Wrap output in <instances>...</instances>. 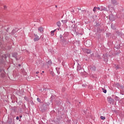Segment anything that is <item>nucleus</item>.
Returning <instances> with one entry per match:
<instances>
[{"instance_id":"nucleus-2","label":"nucleus","mask_w":124,"mask_h":124,"mask_svg":"<svg viewBox=\"0 0 124 124\" xmlns=\"http://www.w3.org/2000/svg\"><path fill=\"white\" fill-rule=\"evenodd\" d=\"M91 44V43L90 41H86V43H85V45L86 47H89L90 46V45Z\"/></svg>"},{"instance_id":"nucleus-20","label":"nucleus","mask_w":124,"mask_h":124,"mask_svg":"<svg viewBox=\"0 0 124 124\" xmlns=\"http://www.w3.org/2000/svg\"><path fill=\"white\" fill-rule=\"evenodd\" d=\"M19 66H20V64H19Z\"/></svg>"},{"instance_id":"nucleus-17","label":"nucleus","mask_w":124,"mask_h":124,"mask_svg":"<svg viewBox=\"0 0 124 124\" xmlns=\"http://www.w3.org/2000/svg\"><path fill=\"white\" fill-rule=\"evenodd\" d=\"M60 37H61V38H62V35H60Z\"/></svg>"},{"instance_id":"nucleus-10","label":"nucleus","mask_w":124,"mask_h":124,"mask_svg":"<svg viewBox=\"0 0 124 124\" xmlns=\"http://www.w3.org/2000/svg\"><path fill=\"white\" fill-rule=\"evenodd\" d=\"M37 101H38V102H40L41 101V100L39 98H37Z\"/></svg>"},{"instance_id":"nucleus-4","label":"nucleus","mask_w":124,"mask_h":124,"mask_svg":"<svg viewBox=\"0 0 124 124\" xmlns=\"http://www.w3.org/2000/svg\"><path fill=\"white\" fill-rule=\"evenodd\" d=\"M112 3L116 5L118 4V3L116 2V0H111Z\"/></svg>"},{"instance_id":"nucleus-8","label":"nucleus","mask_w":124,"mask_h":124,"mask_svg":"<svg viewBox=\"0 0 124 124\" xmlns=\"http://www.w3.org/2000/svg\"><path fill=\"white\" fill-rule=\"evenodd\" d=\"M86 52L87 53H88V54H90L91 52L90 49H86Z\"/></svg>"},{"instance_id":"nucleus-11","label":"nucleus","mask_w":124,"mask_h":124,"mask_svg":"<svg viewBox=\"0 0 124 124\" xmlns=\"http://www.w3.org/2000/svg\"><path fill=\"white\" fill-rule=\"evenodd\" d=\"M56 31V30H54V31H51V33H54Z\"/></svg>"},{"instance_id":"nucleus-5","label":"nucleus","mask_w":124,"mask_h":124,"mask_svg":"<svg viewBox=\"0 0 124 124\" xmlns=\"http://www.w3.org/2000/svg\"><path fill=\"white\" fill-rule=\"evenodd\" d=\"M57 26L58 27H61V26H62V24L60 21L57 22Z\"/></svg>"},{"instance_id":"nucleus-1","label":"nucleus","mask_w":124,"mask_h":124,"mask_svg":"<svg viewBox=\"0 0 124 124\" xmlns=\"http://www.w3.org/2000/svg\"><path fill=\"white\" fill-rule=\"evenodd\" d=\"M34 36H35V38H34V39H33V41H34V42L38 41L39 40H40V37L39 36H37V34H35Z\"/></svg>"},{"instance_id":"nucleus-7","label":"nucleus","mask_w":124,"mask_h":124,"mask_svg":"<svg viewBox=\"0 0 124 124\" xmlns=\"http://www.w3.org/2000/svg\"><path fill=\"white\" fill-rule=\"evenodd\" d=\"M52 61H48V65H52Z\"/></svg>"},{"instance_id":"nucleus-9","label":"nucleus","mask_w":124,"mask_h":124,"mask_svg":"<svg viewBox=\"0 0 124 124\" xmlns=\"http://www.w3.org/2000/svg\"><path fill=\"white\" fill-rule=\"evenodd\" d=\"M101 119L102 120H105L106 118L105 116H101L100 117Z\"/></svg>"},{"instance_id":"nucleus-15","label":"nucleus","mask_w":124,"mask_h":124,"mask_svg":"<svg viewBox=\"0 0 124 124\" xmlns=\"http://www.w3.org/2000/svg\"><path fill=\"white\" fill-rule=\"evenodd\" d=\"M16 119L17 120H19V117H18V116L16 117Z\"/></svg>"},{"instance_id":"nucleus-3","label":"nucleus","mask_w":124,"mask_h":124,"mask_svg":"<svg viewBox=\"0 0 124 124\" xmlns=\"http://www.w3.org/2000/svg\"><path fill=\"white\" fill-rule=\"evenodd\" d=\"M38 31L42 33L44 32V28L40 27L38 28Z\"/></svg>"},{"instance_id":"nucleus-16","label":"nucleus","mask_w":124,"mask_h":124,"mask_svg":"<svg viewBox=\"0 0 124 124\" xmlns=\"http://www.w3.org/2000/svg\"><path fill=\"white\" fill-rule=\"evenodd\" d=\"M39 74V72H36V74Z\"/></svg>"},{"instance_id":"nucleus-18","label":"nucleus","mask_w":124,"mask_h":124,"mask_svg":"<svg viewBox=\"0 0 124 124\" xmlns=\"http://www.w3.org/2000/svg\"><path fill=\"white\" fill-rule=\"evenodd\" d=\"M4 8H6V6H4Z\"/></svg>"},{"instance_id":"nucleus-19","label":"nucleus","mask_w":124,"mask_h":124,"mask_svg":"<svg viewBox=\"0 0 124 124\" xmlns=\"http://www.w3.org/2000/svg\"><path fill=\"white\" fill-rule=\"evenodd\" d=\"M42 73H44V71H42Z\"/></svg>"},{"instance_id":"nucleus-14","label":"nucleus","mask_w":124,"mask_h":124,"mask_svg":"<svg viewBox=\"0 0 124 124\" xmlns=\"http://www.w3.org/2000/svg\"><path fill=\"white\" fill-rule=\"evenodd\" d=\"M103 92H104V93H107V91L106 90H104Z\"/></svg>"},{"instance_id":"nucleus-13","label":"nucleus","mask_w":124,"mask_h":124,"mask_svg":"<svg viewBox=\"0 0 124 124\" xmlns=\"http://www.w3.org/2000/svg\"><path fill=\"white\" fill-rule=\"evenodd\" d=\"M96 9H98V10H100V8L99 7H95Z\"/></svg>"},{"instance_id":"nucleus-12","label":"nucleus","mask_w":124,"mask_h":124,"mask_svg":"<svg viewBox=\"0 0 124 124\" xmlns=\"http://www.w3.org/2000/svg\"><path fill=\"white\" fill-rule=\"evenodd\" d=\"M96 11V9H95V7H94V8L93 9V11L95 12Z\"/></svg>"},{"instance_id":"nucleus-21","label":"nucleus","mask_w":124,"mask_h":124,"mask_svg":"<svg viewBox=\"0 0 124 124\" xmlns=\"http://www.w3.org/2000/svg\"><path fill=\"white\" fill-rule=\"evenodd\" d=\"M102 90L104 91V89L103 88H102Z\"/></svg>"},{"instance_id":"nucleus-6","label":"nucleus","mask_w":124,"mask_h":124,"mask_svg":"<svg viewBox=\"0 0 124 124\" xmlns=\"http://www.w3.org/2000/svg\"><path fill=\"white\" fill-rule=\"evenodd\" d=\"M62 22L63 23V24H66L67 22V20H62Z\"/></svg>"}]
</instances>
